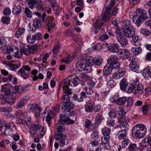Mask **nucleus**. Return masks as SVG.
<instances>
[{
    "instance_id": "f257e3e1",
    "label": "nucleus",
    "mask_w": 151,
    "mask_h": 151,
    "mask_svg": "<svg viewBox=\"0 0 151 151\" xmlns=\"http://www.w3.org/2000/svg\"><path fill=\"white\" fill-rule=\"evenodd\" d=\"M74 123L73 120L65 114H60V119L58 120V123L56 125L57 131L56 133H61L65 130L64 124H73Z\"/></svg>"
},
{
    "instance_id": "f03ea898",
    "label": "nucleus",
    "mask_w": 151,
    "mask_h": 151,
    "mask_svg": "<svg viewBox=\"0 0 151 151\" xmlns=\"http://www.w3.org/2000/svg\"><path fill=\"white\" fill-rule=\"evenodd\" d=\"M147 132L146 127L143 124H139L135 125L132 130V135L136 139H140L144 137Z\"/></svg>"
},
{
    "instance_id": "7ed1b4c3",
    "label": "nucleus",
    "mask_w": 151,
    "mask_h": 151,
    "mask_svg": "<svg viewBox=\"0 0 151 151\" xmlns=\"http://www.w3.org/2000/svg\"><path fill=\"white\" fill-rule=\"evenodd\" d=\"M136 14L134 15L132 18L133 22L138 27L140 26V24L147 18V12L145 10L138 8L136 10Z\"/></svg>"
},
{
    "instance_id": "20e7f679",
    "label": "nucleus",
    "mask_w": 151,
    "mask_h": 151,
    "mask_svg": "<svg viewBox=\"0 0 151 151\" xmlns=\"http://www.w3.org/2000/svg\"><path fill=\"white\" fill-rule=\"evenodd\" d=\"M81 62H77L76 64V69L79 71L84 70L86 73L90 72L91 69V67L90 64L87 62V58L86 59H83L81 60Z\"/></svg>"
},
{
    "instance_id": "39448f33",
    "label": "nucleus",
    "mask_w": 151,
    "mask_h": 151,
    "mask_svg": "<svg viewBox=\"0 0 151 151\" xmlns=\"http://www.w3.org/2000/svg\"><path fill=\"white\" fill-rule=\"evenodd\" d=\"M131 89L129 93H133L135 95H139L142 94L144 87L142 84L136 82L132 84Z\"/></svg>"
},
{
    "instance_id": "423d86ee",
    "label": "nucleus",
    "mask_w": 151,
    "mask_h": 151,
    "mask_svg": "<svg viewBox=\"0 0 151 151\" xmlns=\"http://www.w3.org/2000/svg\"><path fill=\"white\" fill-rule=\"evenodd\" d=\"M115 33L116 35L117 40L122 47H125L128 43L127 38L123 36L121 30H115Z\"/></svg>"
},
{
    "instance_id": "0eeeda50",
    "label": "nucleus",
    "mask_w": 151,
    "mask_h": 151,
    "mask_svg": "<svg viewBox=\"0 0 151 151\" xmlns=\"http://www.w3.org/2000/svg\"><path fill=\"white\" fill-rule=\"evenodd\" d=\"M132 84L129 83L126 79L123 78L120 83V86L121 89L129 93L131 90V88Z\"/></svg>"
},
{
    "instance_id": "6e6552de",
    "label": "nucleus",
    "mask_w": 151,
    "mask_h": 151,
    "mask_svg": "<svg viewBox=\"0 0 151 151\" xmlns=\"http://www.w3.org/2000/svg\"><path fill=\"white\" fill-rule=\"evenodd\" d=\"M55 139L60 144L61 146H63L67 141V139L65 134L61 133H55Z\"/></svg>"
},
{
    "instance_id": "1a4fd4ad",
    "label": "nucleus",
    "mask_w": 151,
    "mask_h": 151,
    "mask_svg": "<svg viewBox=\"0 0 151 151\" xmlns=\"http://www.w3.org/2000/svg\"><path fill=\"white\" fill-rule=\"evenodd\" d=\"M103 61V59L99 56L97 57H96L93 59L87 58V62L91 65V67L94 64L98 66L100 65L102 63Z\"/></svg>"
},
{
    "instance_id": "9d476101",
    "label": "nucleus",
    "mask_w": 151,
    "mask_h": 151,
    "mask_svg": "<svg viewBox=\"0 0 151 151\" xmlns=\"http://www.w3.org/2000/svg\"><path fill=\"white\" fill-rule=\"evenodd\" d=\"M42 127L38 125L37 122H35V124H32L30 128L29 132L31 136L33 137L37 132V129L40 130Z\"/></svg>"
},
{
    "instance_id": "9b49d317",
    "label": "nucleus",
    "mask_w": 151,
    "mask_h": 151,
    "mask_svg": "<svg viewBox=\"0 0 151 151\" xmlns=\"http://www.w3.org/2000/svg\"><path fill=\"white\" fill-rule=\"evenodd\" d=\"M119 55L120 57L123 59H126L129 58L132 60L131 57H130V54L129 52L124 49H121L120 50Z\"/></svg>"
},
{
    "instance_id": "f8f14e48",
    "label": "nucleus",
    "mask_w": 151,
    "mask_h": 151,
    "mask_svg": "<svg viewBox=\"0 0 151 151\" xmlns=\"http://www.w3.org/2000/svg\"><path fill=\"white\" fill-rule=\"evenodd\" d=\"M134 56L132 57V60L130 63L129 67L131 70L137 73H139V68L134 60L136 58H134Z\"/></svg>"
},
{
    "instance_id": "ddd939ff",
    "label": "nucleus",
    "mask_w": 151,
    "mask_h": 151,
    "mask_svg": "<svg viewBox=\"0 0 151 151\" xmlns=\"http://www.w3.org/2000/svg\"><path fill=\"white\" fill-rule=\"evenodd\" d=\"M73 104L72 103L64 104L61 108L62 111L64 113L69 112L73 108Z\"/></svg>"
},
{
    "instance_id": "4468645a",
    "label": "nucleus",
    "mask_w": 151,
    "mask_h": 151,
    "mask_svg": "<svg viewBox=\"0 0 151 151\" xmlns=\"http://www.w3.org/2000/svg\"><path fill=\"white\" fill-rule=\"evenodd\" d=\"M28 108L30 111L33 113H35L37 111H41L42 110L41 108L38 106L37 104L29 105L28 106Z\"/></svg>"
},
{
    "instance_id": "2eb2a0df",
    "label": "nucleus",
    "mask_w": 151,
    "mask_h": 151,
    "mask_svg": "<svg viewBox=\"0 0 151 151\" xmlns=\"http://www.w3.org/2000/svg\"><path fill=\"white\" fill-rule=\"evenodd\" d=\"M125 73V69L123 68L119 69L114 75V77L116 79H119L122 77Z\"/></svg>"
},
{
    "instance_id": "dca6fc26",
    "label": "nucleus",
    "mask_w": 151,
    "mask_h": 151,
    "mask_svg": "<svg viewBox=\"0 0 151 151\" xmlns=\"http://www.w3.org/2000/svg\"><path fill=\"white\" fill-rule=\"evenodd\" d=\"M124 34L126 37H131L134 34V31L132 28L123 30Z\"/></svg>"
},
{
    "instance_id": "f3484780",
    "label": "nucleus",
    "mask_w": 151,
    "mask_h": 151,
    "mask_svg": "<svg viewBox=\"0 0 151 151\" xmlns=\"http://www.w3.org/2000/svg\"><path fill=\"white\" fill-rule=\"evenodd\" d=\"M142 149L140 145L131 142L128 149L130 151H137L141 150Z\"/></svg>"
},
{
    "instance_id": "a211bd4d",
    "label": "nucleus",
    "mask_w": 151,
    "mask_h": 151,
    "mask_svg": "<svg viewBox=\"0 0 151 151\" xmlns=\"http://www.w3.org/2000/svg\"><path fill=\"white\" fill-rule=\"evenodd\" d=\"M45 3L42 0H38L35 7L38 11H43L45 9Z\"/></svg>"
},
{
    "instance_id": "6ab92c4d",
    "label": "nucleus",
    "mask_w": 151,
    "mask_h": 151,
    "mask_svg": "<svg viewBox=\"0 0 151 151\" xmlns=\"http://www.w3.org/2000/svg\"><path fill=\"white\" fill-rule=\"evenodd\" d=\"M109 50L113 53H116L119 52V47L116 43H113L109 47Z\"/></svg>"
},
{
    "instance_id": "aec40b11",
    "label": "nucleus",
    "mask_w": 151,
    "mask_h": 151,
    "mask_svg": "<svg viewBox=\"0 0 151 151\" xmlns=\"http://www.w3.org/2000/svg\"><path fill=\"white\" fill-rule=\"evenodd\" d=\"M25 29L23 27H21L19 28L15 32L14 36L17 38H18L23 35L25 32Z\"/></svg>"
},
{
    "instance_id": "412c9836",
    "label": "nucleus",
    "mask_w": 151,
    "mask_h": 151,
    "mask_svg": "<svg viewBox=\"0 0 151 151\" xmlns=\"http://www.w3.org/2000/svg\"><path fill=\"white\" fill-rule=\"evenodd\" d=\"M127 130L122 129L119 131L118 133V137L119 140L126 139L127 135Z\"/></svg>"
},
{
    "instance_id": "4be33fe9",
    "label": "nucleus",
    "mask_w": 151,
    "mask_h": 151,
    "mask_svg": "<svg viewBox=\"0 0 151 151\" xmlns=\"http://www.w3.org/2000/svg\"><path fill=\"white\" fill-rule=\"evenodd\" d=\"M118 62V58L115 55H113L110 56L107 60V63L109 65Z\"/></svg>"
},
{
    "instance_id": "5701e85b",
    "label": "nucleus",
    "mask_w": 151,
    "mask_h": 151,
    "mask_svg": "<svg viewBox=\"0 0 151 151\" xmlns=\"http://www.w3.org/2000/svg\"><path fill=\"white\" fill-rule=\"evenodd\" d=\"M70 81L68 78L65 79L63 81L60 83L59 86V88H60L63 87V88H65L68 87L70 85Z\"/></svg>"
},
{
    "instance_id": "b1692460",
    "label": "nucleus",
    "mask_w": 151,
    "mask_h": 151,
    "mask_svg": "<svg viewBox=\"0 0 151 151\" xmlns=\"http://www.w3.org/2000/svg\"><path fill=\"white\" fill-rule=\"evenodd\" d=\"M80 82V80L78 77L71 79L70 81V85L71 86L78 85Z\"/></svg>"
},
{
    "instance_id": "393cba45",
    "label": "nucleus",
    "mask_w": 151,
    "mask_h": 151,
    "mask_svg": "<svg viewBox=\"0 0 151 151\" xmlns=\"http://www.w3.org/2000/svg\"><path fill=\"white\" fill-rule=\"evenodd\" d=\"M122 25L123 30L132 28L131 25V22L128 19L124 20L123 21V24Z\"/></svg>"
},
{
    "instance_id": "a878e982",
    "label": "nucleus",
    "mask_w": 151,
    "mask_h": 151,
    "mask_svg": "<svg viewBox=\"0 0 151 151\" xmlns=\"http://www.w3.org/2000/svg\"><path fill=\"white\" fill-rule=\"evenodd\" d=\"M47 25L48 26L47 30L49 32H52L53 30V28L55 26V24L52 22V19H50L48 21Z\"/></svg>"
},
{
    "instance_id": "bb28decb",
    "label": "nucleus",
    "mask_w": 151,
    "mask_h": 151,
    "mask_svg": "<svg viewBox=\"0 0 151 151\" xmlns=\"http://www.w3.org/2000/svg\"><path fill=\"white\" fill-rule=\"evenodd\" d=\"M123 139V141L122 142V147L123 148H126L127 149H128L131 142L127 138Z\"/></svg>"
},
{
    "instance_id": "cd10ccee",
    "label": "nucleus",
    "mask_w": 151,
    "mask_h": 151,
    "mask_svg": "<svg viewBox=\"0 0 151 151\" xmlns=\"http://www.w3.org/2000/svg\"><path fill=\"white\" fill-rule=\"evenodd\" d=\"M12 11L13 14L19 15L21 12V8L20 5H15L13 7Z\"/></svg>"
},
{
    "instance_id": "c85d7f7f",
    "label": "nucleus",
    "mask_w": 151,
    "mask_h": 151,
    "mask_svg": "<svg viewBox=\"0 0 151 151\" xmlns=\"http://www.w3.org/2000/svg\"><path fill=\"white\" fill-rule=\"evenodd\" d=\"M127 100V97L124 96L118 98L116 101L115 103L118 105H123L126 102Z\"/></svg>"
},
{
    "instance_id": "c756f323",
    "label": "nucleus",
    "mask_w": 151,
    "mask_h": 151,
    "mask_svg": "<svg viewBox=\"0 0 151 151\" xmlns=\"http://www.w3.org/2000/svg\"><path fill=\"white\" fill-rule=\"evenodd\" d=\"M6 64L9 67L10 69L14 71L16 70L17 69L20 67L19 65L12 64L11 62H8L6 63Z\"/></svg>"
},
{
    "instance_id": "7c9ffc66",
    "label": "nucleus",
    "mask_w": 151,
    "mask_h": 151,
    "mask_svg": "<svg viewBox=\"0 0 151 151\" xmlns=\"http://www.w3.org/2000/svg\"><path fill=\"white\" fill-rule=\"evenodd\" d=\"M18 48L14 45L10 46L7 47L6 51L10 54H13Z\"/></svg>"
},
{
    "instance_id": "2f4dec72",
    "label": "nucleus",
    "mask_w": 151,
    "mask_h": 151,
    "mask_svg": "<svg viewBox=\"0 0 151 151\" xmlns=\"http://www.w3.org/2000/svg\"><path fill=\"white\" fill-rule=\"evenodd\" d=\"M61 100L62 102L65 104L71 103L70 102V98L69 96L65 94L62 96L61 97Z\"/></svg>"
},
{
    "instance_id": "473e14b6",
    "label": "nucleus",
    "mask_w": 151,
    "mask_h": 151,
    "mask_svg": "<svg viewBox=\"0 0 151 151\" xmlns=\"http://www.w3.org/2000/svg\"><path fill=\"white\" fill-rule=\"evenodd\" d=\"M112 70V68L110 65L109 66H106L103 70V73L104 75H108L111 73Z\"/></svg>"
},
{
    "instance_id": "72a5a7b5",
    "label": "nucleus",
    "mask_w": 151,
    "mask_h": 151,
    "mask_svg": "<svg viewBox=\"0 0 151 151\" xmlns=\"http://www.w3.org/2000/svg\"><path fill=\"white\" fill-rule=\"evenodd\" d=\"M38 0H27V2L28 6L31 9L35 7Z\"/></svg>"
},
{
    "instance_id": "f704fd0d",
    "label": "nucleus",
    "mask_w": 151,
    "mask_h": 151,
    "mask_svg": "<svg viewBox=\"0 0 151 151\" xmlns=\"http://www.w3.org/2000/svg\"><path fill=\"white\" fill-rule=\"evenodd\" d=\"M132 42L133 45L136 46H139L141 45L138 37L136 35H134L133 37Z\"/></svg>"
},
{
    "instance_id": "c9c22d12",
    "label": "nucleus",
    "mask_w": 151,
    "mask_h": 151,
    "mask_svg": "<svg viewBox=\"0 0 151 151\" xmlns=\"http://www.w3.org/2000/svg\"><path fill=\"white\" fill-rule=\"evenodd\" d=\"M144 143H145V146H147L150 145L151 143V132L148 134L143 141Z\"/></svg>"
},
{
    "instance_id": "e433bc0d",
    "label": "nucleus",
    "mask_w": 151,
    "mask_h": 151,
    "mask_svg": "<svg viewBox=\"0 0 151 151\" xmlns=\"http://www.w3.org/2000/svg\"><path fill=\"white\" fill-rule=\"evenodd\" d=\"M85 111L87 112H91L93 110V105L91 103H86L85 106Z\"/></svg>"
},
{
    "instance_id": "4c0bfd02",
    "label": "nucleus",
    "mask_w": 151,
    "mask_h": 151,
    "mask_svg": "<svg viewBox=\"0 0 151 151\" xmlns=\"http://www.w3.org/2000/svg\"><path fill=\"white\" fill-rule=\"evenodd\" d=\"M33 25L38 29L40 28L42 26L41 20L35 19L33 21Z\"/></svg>"
},
{
    "instance_id": "58836bf2",
    "label": "nucleus",
    "mask_w": 151,
    "mask_h": 151,
    "mask_svg": "<svg viewBox=\"0 0 151 151\" xmlns=\"http://www.w3.org/2000/svg\"><path fill=\"white\" fill-rule=\"evenodd\" d=\"M46 118V120L47 122L48 125L50 126L51 124L50 121L52 119V117L53 115L52 112L50 111L49 112H47Z\"/></svg>"
},
{
    "instance_id": "ea45409f",
    "label": "nucleus",
    "mask_w": 151,
    "mask_h": 151,
    "mask_svg": "<svg viewBox=\"0 0 151 151\" xmlns=\"http://www.w3.org/2000/svg\"><path fill=\"white\" fill-rule=\"evenodd\" d=\"M102 112V111H99V113H98L97 114V115L96 117V120L98 123H100L101 120L103 119Z\"/></svg>"
},
{
    "instance_id": "a19ab883",
    "label": "nucleus",
    "mask_w": 151,
    "mask_h": 151,
    "mask_svg": "<svg viewBox=\"0 0 151 151\" xmlns=\"http://www.w3.org/2000/svg\"><path fill=\"white\" fill-rule=\"evenodd\" d=\"M131 50L133 53L135 55H138L142 51V48L140 47H132Z\"/></svg>"
},
{
    "instance_id": "79ce46f5",
    "label": "nucleus",
    "mask_w": 151,
    "mask_h": 151,
    "mask_svg": "<svg viewBox=\"0 0 151 151\" xmlns=\"http://www.w3.org/2000/svg\"><path fill=\"white\" fill-rule=\"evenodd\" d=\"M110 12H104L102 14V19L104 22L108 21L109 19Z\"/></svg>"
},
{
    "instance_id": "37998d69",
    "label": "nucleus",
    "mask_w": 151,
    "mask_h": 151,
    "mask_svg": "<svg viewBox=\"0 0 151 151\" xmlns=\"http://www.w3.org/2000/svg\"><path fill=\"white\" fill-rule=\"evenodd\" d=\"M129 127V124L125 122H121L119 125V127L122 129L126 130H128V128Z\"/></svg>"
},
{
    "instance_id": "c03bdc74",
    "label": "nucleus",
    "mask_w": 151,
    "mask_h": 151,
    "mask_svg": "<svg viewBox=\"0 0 151 151\" xmlns=\"http://www.w3.org/2000/svg\"><path fill=\"white\" fill-rule=\"evenodd\" d=\"M115 4V2H113L111 1L110 3L106 6L105 12H109L111 11L112 7Z\"/></svg>"
},
{
    "instance_id": "a18cd8bd",
    "label": "nucleus",
    "mask_w": 151,
    "mask_h": 151,
    "mask_svg": "<svg viewBox=\"0 0 151 151\" xmlns=\"http://www.w3.org/2000/svg\"><path fill=\"white\" fill-rule=\"evenodd\" d=\"M110 138V136H104V137H102L101 139L102 143L101 144V146L103 144H107L109 141Z\"/></svg>"
},
{
    "instance_id": "49530a36",
    "label": "nucleus",
    "mask_w": 151,
    "mask_h": 151,
    "mask_svg": "<svg viewBox=\"0 0 151 151\" xmlns=\"http://www.w3.org/2000/svg\"><path fill=\"white\" fill-rule=\"evenodd\" d=\"M27 40L28 43L32 44L35 42V38L33 35L31 36L30 35H29L27 37Z\"/></svg>"
},
{
    "instance_id": "de8ad7c7",
    "label": "nucleus",
    "mask_w": 151,
    "mask_h": 151,
    "mask_svg": "<svg viewBox=\"0 0 151 151\" xmlns=\"http://www.w3.org/2000/svg\"><path fill=\"white\" fill-rule=\"evenodd\" d=\"M1 91L3 92L5 94V95L9 94L10 93V90L7 87L6 85H3L1 87Z\"/></svg>"
},
{
    "instance_id": "09e8293b",
    "label": "nucleus",
    "mask_w": 151,
    "mask_h": 151,
    "mask_svg": "<svg viewBox=\"0 0 151 151\" xmlns=\"http://www.w3.org/2000/svg\"><path fill=\"white\" fill-rule=\"evenodd\" d=\"M111 129L108 127H105L103 128L102 132L104 136H109V134L111 132Z\"/></svg>"
},
{
    "instance_id": "8fccbe9b",
    "label": "nucleus",
    "mask_w": 151,
    "mask_h": 151,
    "mask_svg": "<svg viewBox=\"0 0 151 151\" xmlns=\"http://www.w3.org/2000/svg\"><path fill=\"white\" fill-rule=\"evenodd\" d=\"M10 18L9 17H2L1 21L4 24H7L10 22Z\"/></svg>"
},
{
    "instance_id": "3c124183",
    "label": "nucleus",
    "mask_w": 151,
    "mask_h": 151,
    "mask_svg": "<svg viewBox=\"0 0 151 151\" xmlns=\"http://www.w3.org/2000/svg\"><path fill=\"white\" fill-rule=\"evenodd\" d=\"M17 51H16L13 54L14 56L16 58H20L22 56V52L20 50V51H19L18 48H17Z\"/></svg>"
},
{
    "instance_id": "603ef678",
    "label": "nucleus",
    "mask_w": 151,
    "mask_h": 151,
    "mask_svg": "<svg viewBox=\"0 0 151 151\" xmlns=\"http://www.w3.org/2000/svg\"><path fill=\"white\" fill-rule=\"evenodd\" d=\"M118 111V114L120 116V118L121 119H123V117L126 114L124 109L122 108H121L119 109Z\"/></svg>"
},
{
    "instance_id": "864d4df0",
    "label": "nucleus",
    "mask_w": 151,
    "mask_h": 151,
    "mask_svg": "<svg viewBox=\"0 0 151 151\" xmlns=\"http://www.w3.org/2000/svg\"><path fill=\"white\" fill-rule=\"evenodd\" d=\"M12 109L11 107L6 108L0 107V111L4 112L9 113L12 111Z\"/></svg>"
},
{
    "instance_id": "5fc2aeb1",
    "label": "nucleus",
    "mask_w": 151,
    "mask_h": 151,
    "mask_svg": "<svg viewBox=\"0 0 151 151\" xmlns=\"http://www.w3.org/2000/svg\"><path fill=\"white\" fill-rule=\"evenodd\" d=\"M18 74H20L22 76H25L26 75L25 73V68L23 67H22L17 72Z\"/></svg>"
},
{
    "instance_id": "6e6d98bb",
    "label": "nucleus",
    "mask_w": 151,
    "mask_h": 151,
    "mask_svg": "<svg viewBox=\"0 0 151 151\" xmlns=\"http://www.w3.org/2000/svg\"><path fill=\"white\" fill-rule=\"evenodd\" d=\"M29 53H32L36 51L37 50V47L33 45L29 46L28 47Z\"/></svg>"
},
{
    "instance_id": "4d7b16f0",
    "label": "nucleus",
    "mask_w": 151,
    "mask_h": 151,
    "mask_svg": "<svg viewBox=\"0 0 151 151\" xmlns=\"http://www.w3.org/2000/svg\"><path fill=\"white\" fill-rule=\"evenodd\" d=\"M59 47L60 44L59 43L55 44L52 50L53 53L56 54L58 52L60 49Z\"/></svg>"
},
{
    "instance_id": "13d9d810",
    "label": "nucleus",
    "mask_w": 151,
    "mask_h": 151,
    "mask_svg": "<svg viewBox=\"0 0 151 151\" xmlns=\"http://www.w3.org/2000/svg\"><path fill=\"white\" fill-rule=\"evenodd\" d=\"M24 12L28 17L31 18L32 17V13L29 9L25 8Z\"/></svg>"
},
{
    "instance_id": "bf43d9fd",
    "label": "nucleus",
    "mask_w": 151,
    "mask_h": 151,
    "mask_svg": "<svg viewBox=\"0 0 151 151\" xmlns=\"http://www.w3.org/2000/svg\"><path fill=\"white\" fill-rule=\"evenodd\" d=\"M151 33V32L148 29L144 28L142 29L141 33L142 35L147 36L150 35Z\"/></svg>"
},
{
    "instance_id": "052dcab7",
    "label": "nucleus",
    "mask_w": 151,
    "mask_h": 151,
    "mask_svg": "<svg viewBox=\"0 0 151 151\" xmlns=\"http://www.w3.org/2000/svg\"><path fill=\"white\" fill-rule=\"evenodd\" d=\"M103 25V23H100L98 26H93V30L95 33L98 32L99 30L101 27Z\"/></svg>"
},
{
    "instance_id": "680f3d73",
    "label": "nucleus",
    "mask_w": 151,
    "mask_h": 151,
    "mask_svg": "<svg viewBox=\"0 0 151 151\" xmlns=\"http://www.w3.org/2000/svg\"><path fill=\"white\" fill-rule=\"evenodd\" d=\"M20 50L22 52V54H24L27 55H29L28 48L25 47H23L20 49Z\"/></svg>"
},
{
    "instance_id": "e2e57ef3",
    "label": "nucleus",
    "mask_w": 151,
    "mask_h": 151,
    "mask_svg": "<svg viewBox=\"0 0 151 151\" xmlns=\"http://www.w3.org/2000/svg\"><path fill=\"white\" fill-rule=\"evenodd\" d=\"M109 38V37L107 34H103L100 35L99 37V39L101 41H104L107 40Z\"/></svg>"
},
{
    "instance_id": "0e129e2a",
    "label": "nucleus",
    "mask_w": 151,
    "mask_h": 151,
    "mask_svg": "<svg viewBox=\"0 0 151 151\" xmlns=\"http://www.w3.org/2000/svg\"><path fill=\"white\" fill-rule=\"evenodd\" d=\"M107 122V125L109 127L113 126L115 124V120L112 119H110L108 120Z\"/></svg>"
},
{
    "instance_id": "69168bd1",
    "label": "nucleus",
    "mask_w": 151,
    "mask_h": 151,
    "mask_svg": "<svg viewBox=\"0 0 151 151\" xmlns=\"http://www.w3.org/2000/svg\"><path fill=\"white\" fill-rule=\"evenodd\" d=\"M6 40L3 38L0 39V48H2L6 45Z\"/></svg>"
},
{
    "instance_id": "338daca9",
    "label": "nucleus",
    "mask_w": 151,
    "mask_h": 151,
    "mask_svg": "<svg viewBox=\"0 0 151 151\" xmlns=\"http://www.w3.org/2000/svg\"><path fill=\"white\" fill-rule=\"evenodd\" d=\"M33 36L34 37L35 41L36 40H40L42 37L41 34L40 32H37L35 33L33 35Z\"/></svg>"
},
{
    "instance_id": "774afa93",
    "label": "nucleus",
    "mask_w": 151,
    "mask_h": 151,
    "mask_svg": "<svg viewBox=\"0 0 151 151\" xmlns=\"http://www.w3.org/2000/svg\"><path fill=\"white\" fill-rule=\"evenodd\" d=\"M63 89V92L65 93V94L69 95L71 94L72 93L71 90L69 88V87L66 88H64Z\"/></svg>"
}]
</instances>
